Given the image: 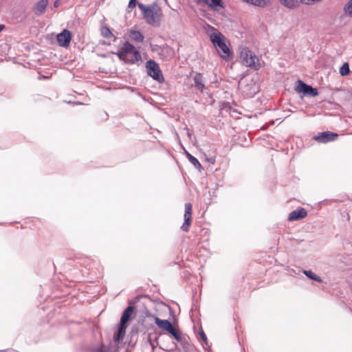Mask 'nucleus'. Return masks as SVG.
<instances>
[{
  "mask_svg": "<svg viewBox=\"0 0 352 352\" xmlns=\"http://www.w3.org/2000/svg\"><path fill=\"white\" fill-rule=\"evenodd\" d=\"M139 325L141 328L149 330H176L173 318L163 319L144 309L139 316Z\"/></svg>",
  "mask_w": 352,
  "mask_h": 352,
  "instance_id": "obj_1",
  "label": "nucleus"
},
{
  "mask_svg": "<svg viewBox=\"0 0 352 352\" xmlns=\"http://www.w3.org/2000/svg\"><path fill=\"white\" fill-rule=\"evenodd\" d=\"M207 33L220 56L226 60L230 59L232 56V52L227 44L226 36L211 25H208Z\"/></svg>",
  "mask_w": 352,
  "mask_h": 352,
  "instance_id": "obj_2",
  "label": "nucleus"
},
{
  "mask_svg": "<svg viewBox=\"0 0 352 352\" xmlns=\"http://www.w3.org/2000/svg\"><path fill=\"white\" fill-rule=\"evenodd\" d=\"M138 7L142 12L144 19L148 24L154 27L160 26L162 12L161 8L156 3L150 6L138 3Z\"/></svg>",
  "mask_w": 352,
  "mask_h": 352,
  "instance_id": "obj_3",
  "label": "nucleus"
},
{
  "mask_svg": "<svg viewBox=\"0 0 352 352\" xmlns=\"http://www.w3.org/2000/svg\"><path fill=\"white\" fill-rule=\"evenodd\" d=\"M116 54L120 60L129 64H135L142 60L140 52L129 41H125Z\"/></svg>",
  "mask_w": 352,
  "mask_h": 352,
  "instance_id": "obj_4",
  "label": "nucleus"
},
{
  "mask_svg": "<svg viewBox=\"0 0 352 352\" xmlns=\"http://www.w3.org/2000/svg\"><path fill=\"white\" fill-rule=\"evenodd\" d=\"M142 313V311L138 312L134 305H129L124 309L121 315L120 322L118 324L117 330H126L136 318L139 324V316ZM138 327H140L139 324Z\"/></svg>",
  "mask_w": 352,
  "mask_h": 352,
  "instance_id": "obj_5",
  "label": "nucleus"
},
{
  "mask_svg": "<svg viewBox=\"0 0 352 352\" xmlns=\"http://www.w3.org/2000/svg\"><path fill=\"white\" fill-rule=\"evenodd\" d=\"M240 58L241 59L243 64L246 67H249L254 69H258L261 67L258 58L248 47H245L241 48Z\"/></svg>",
  "mask_w": 352,
  "mask_h": 352,
  "instance_id": "obj_6",
  "label": "nucleus"
},
{
  "mask_svg": "<svg viewBox=\"0 0 352 352\" xmlns=\"http://www.w3.org/2000/svg\"><path fill=\"white\" fill-rule=\"evenodd\" d=\"M146 72L149 76L154 80L161 82L164 81V77L159 65L153 60H149L146 62Z\"/></svg>",
  "mask_w": 352,
  "mask_h": 352,
  "instance_id": "obj_7",
  "label": "nucleus"
},
{
  "mask_svg": "<svg viewBox=\"0 0 352 352\" xmlns=\"http://www.w3.org/2000/svg\"><path fill=\"white\" fill-rule=\"evenodd\" d=\"M192 204L186 203L185 204V212L184 214V223L181 226V229L184 232H188L191 225L192 220Z\"/></svg>",
  "mask_w": 352,
  "mask_h": 352,
  "instance_id": "obj_8",
  "label": "nucleus"
},
{
  "mask_svg": "<svg viewBox=\"0 0 352 352\" xmlns=\"http://www.w3.org/2000/svg\"><path fill=\"white\" fill-rule=\"evenodd\" d=\"M298 85L296 87V91L309 96H316L318 95L317 89L307 85L301 80L298 81Z\"/></svg>",
  "mask_w": 352,
  "mask_h": 352,
  "instance_id": "obj_9",
  "label": "nucleus"
},
{
  "mask_svg": "<svg viewBox=\"0 0 352 352\" xmlns=\"http://www.w3.org/2000/svg\"><path fill=\"white\" fill-rule=\"evenodd\" d=\"M338 136V135L337 133L327 131L315 135L314 140L319 143L325 144L335 140Z\"/></svg>",
  "mask_w": 352,
  "mask_h": 352,
  "instance_id": "obj_10",
  "label": "nucleus"
},
{
  "mask_svg": "<svg viewBox=\"0 0 352 352\" xmlns=\"http://www.w3.org/2000/svg\"><path fill=\"white\" fill-rule=\"evenodd\" d=\"M71 40L72 33L68 30L65 29L57 35V42L61 47H67L70 44Z\"/></svg>",
  "mask_w": 352,
  "mask_h": 352,
  "instance_id": "obj_11",
  "label": "nucleus"
},
{
  "mask_svg": "<svg viewBox=\"0 0 352 352\" xmlns=\"http://www.w3.org/2000/svg\"><path fill=\"white\" fill-rule=\"evenodd\" d=\"M307 215L306 210L303 208H299L289 214L288 219L289 221H297L305 218Z\"/></svg>",
  "mask_w": 352,
  "mask_h": 352,
  "instance_id": "obj_12",
  "label": "nucleus"
},
{
  "mask_svg": "<svg viewBox=\"0 0 352 352\" xmlns=\"http://www.w3.org/2000/svg\"><path fill=\"white\" fill-rule=\"evenodd\" d=\"M168 336L173 338L181 345L184 346L188 344V339L186 335L182 333V331H167Z\"/></svg>",
  "mask_w": 352,
  "mask_h": 352,
  "instance_id": "obj_13",
  "label": "nucleus"
},
{
  "mask_svg": "<svg viewBox=\"0 0 352 352\" xmlns=\"http://www.w3.org/2000/svg\"><path fill=\"white\" fill-rule=\"evenodd\" d=\"M48 5V0H41L37 2L33 8L34 13L39 16L43 14L46 10V8Z\"/></svg>",
  "mask_w": 352,
  "mask_h": 352,
  "instance_id": "obj_14",
  "label": "nucleus"
},
{
  "mask_svg": "<svg viewBox=\"0 0 352 352\" xmlns=\"http://www.w3.org/2000/svg\"><path fill=\"white\" fill-rule=\"evenodd\" d=\"M193 81L196 90L202 92L205 87L202 74L200 73H196L193 77Z\"/></svg>",
  "mask_w": 352,
  "mask_h": 352,
  "instance_id": "obj_15",
  "label": "nucleus"
},
{
  "mask_svg": "<svg viewBox=\"0 0 352 352\" xmlns=\"http://www.w3.org/2000/svg\"><path fill=\"white\" fill-rule=\"evenodd\" d=\"M129 36L133 41L142 43L144 41L143 34L138 30H131L129 31Z\"/></svg>",
  "mask_w": 352,
  "mask_h": 352,
  "instance_id": "obj_16",
  "label": "nucleus"
},
{
  "mask_svg": "<svg viewBox=\"0 0 352 352\" xmlns=\"http://www.w3.org/2000/svg\"><path fill=\"white\" fill-rule=\"evenodd\" d=\"M250 5L261 8L270 6L272 4L271 0H250Z\"/></svg>",
  "mask_w": 352,
  "mask_h": 352,
  "instance_id": "obj_17",
  "label": "nucleus"
},
{
  "mask_svg": "<svg viewBox=\"0 0 352 352\" xmlns=\"http://www.w3.org/2000/svg\"><path fill=\"white\" fill-rule=\"evenodd\" d=\"M184 153L187 158L188 159L189 162L196 168L198 169L201 168V165L198 161V160L192 156L190 153H189L187 151L184 150Z\"/></svg>",
  "mask_w": 352,
  "mask_h": 352,
  "instance_id": "obj_18",
  "label": "nucleus"
},
{
  "mask_svg": "<svg viewBox=\"0 0 352 352\" xmlns=\"http://www.w3.org/2000/svg\"><path fill=\"white\" fill-rule=\"evenodd\" d=\"M206 4L212 9H215L216 7H220L222 8L225 7L222 0H208V3Z\"/></svg>",
  "mask_w": 352,
  "mask_h": 352,
  "instance_id": "obj_19",
  "label": "nucleus"
},
{
  "mask_svg": "<svg viewBox=\"0 0 352 352\" xmlns=\"http://www.w3.org/2000/svg\"><path fill=\"white\" fill-rule=\"evenodd\" d=\"M343 11L347 16L352 18V0H349L345 4L343 8Z\"/></svg>",
  "mask_w": 352,
  "mask_h": 352,
  "instance_id": "obj_20",
  "label": "nucleus"
},
{
  "mask_svg": "<svg viewBox=\"0 0 352 352\" xmlns=\"http://www.w3.org/2000/svg\"><path fill=\"white\" fill-rule=\"evenodd\" d=\"M304 274L311 280H314L320 283L322 282V279L311 270H305Z\"/></svg>",
  "mask_w": 352,
  "mask_h": 352,
  "instance_id": "obj_21",
  "label": "nucleus"
},
{
  "mask_svg": "<svg viewBox=\"0 0 352 352\" xmlns=\"http://www.w3.org/2000/svg\"><path fill=\"white\" fill-rule=\"evenodd\" d=\"M92 352H110V349L109 346L102 344L100 346L94 347L92 349Z\"/></svg>",
  "mask_w": 352,
  "mask_h": 352,
  "instance_id": "obj_22",
  "label": "nucleus"
},
{
  "mask_svg": "<svg viewBox=\"0 0 352 352\" xmlns=\"http://www.w3.org/2000/svg\"><path fill=\"white\" fill-rule=\"evenodd\" d=\"M350 69L349 66L347 63H344L342 67L340 68V74L341 76H344L349 74Z\"/></svg>",
  "mask_w": 352,
  "mask_h": 352,
  "instance_id": "obj_23",
  "label": "nucleus"
},
{
  "mask_svg": "<svg viewBox=\"0 0 352 352\" xmlns=\"http://www.w3.org/2000/svg\"><path fill=\"white\" fill-rule=\"evenodd\" d=\"M102 34L105 38H109L111 36H113L111 32L110 31V30L108 28H104L102 30Z\"/></svg>",
  "mask_w": 352,
  "mask_h": 352,
  "instance_id": "obj_24",
  "label": "nucleus"
},
{
  "mask_svg": "<svg viewBox=\"0 0 352 352\" xmlns=\"http://www.w3.org/2000/svg\"><path fill=\"white\" fill-rule=\"evenodd\" d=\"M199 333L201 340L204 342L205 345H204V347L206 348V346H209L208 344L207 336L205 334V332L204 331H199Z\"/></svg>",
  "mask_w": 352,
  "mask_h": 352,
  "instance_id": "obj_25",
  "label": "nucleus"
},
{
  "mask_svg": "<svg viewBox=\"0 0 352 352\" xmlns=\"http://www.w3.org/2000/svg\"><path fill=\"white\" fill-rule=\"evenodd\" d=\"M126 331H117V333L114 336V340L118 342L120 338H122L125 336Z\"/></svg>",
  "mask_w": 352,
  "mask_h": 352,
  "instance_id": "obj_26",
  "label": "nucleus"
},
{
  "mask_svg": "<svg viewBox=\"0 0 352 352\" xmlns=\"http://www.w3.org/2000/svg\"><path fill=\"white\" fill-rule=\"evenodd\" d=\"M322 0H300V2L305 5H311L316 2H320Z\"/></svg>",
  "mask_w": 352,
  "mask_h": 352,
  "instance_id": "obj_27",
  "label": "nucleus"
},
{
  "mask_svg": "<svg viewBox=\"0 0 352 352\" xmlns=\"http://www.w3.org/2000/svg\"><path fill=\"white\" fill-rule=\"evenodd\" d=\"M137 4V0H130L129 3V8H134Z\"/></svg>",
  "mask_w": 352,
  "mask_h": 352,
  "instance_id": "obj_28",
  "label": "nucleus"
},
{
  "mask_svg": "<svg viewBox=\"0 0 352 352\" xmlns=\"http://www.w3.org/2000/svg\"><path fill=\"white\" fill-rule=\"evenodd\" d=\"M206 160L208 162H209V163H210V164H214V162H215V158H214V157H210V158L206 157Z\"/></svg>",
  "mask_w": 352,
  "mask_h": 352,
  "instance_id": "obj_29",
  "label": "nucleus"
},
{
  "mask_svg": "<svg viewBox=\"0 0 352 352\" xmlns=\"http://www.w3.org/2000/svg\"><path fill=\"white\" fill-rule=\"evenodd\" d=\"M197 3H208V0H197Z\"/></svg>",
  "mask_w": 352,
  "mask_h": 352,
  "instance_id": "obj_30",
  "label": "nucleus"
},
{
  "mask_svg": "<svg viewBox=\"0 0 352 352\" xmlns=\"http://www.w3.org/2000/svg\"><path fill=\"white\" fill-rule=\"evenodd\" d=\"M60 5V1L58 0H56L54 3V6L55 8H58Z\"/></svg>",
  "mask_w": 352,
  "mask_h": 352,
  "instance_id": "obj_31",
  "label": "nucleus"
},
{
  "mask_svg": "<svg viewBox=\"0 0 352 352\" xmlns=\"http://www.w3.org/2000/svg\"><path fill=\"white\" fill-rule=\"evenodd\" d=\"M4 26L3 25H0V32L3 29Z\"/></svg>",
  "mask_w": 352,
  "mask_h": 352,
  "instance_id": "obj_32",
  "label": "nucleus"
},
{
  "mask_svg": "<svg viewBox=\"0 0 352 352\" xmlns=\"http://www.w3.org/2000/svg\"><path fill=\"white\" fill-rule=\"evenodd\" d=\"M190 135H191V133H190V132L188 131V137H189V138L190 137Z\"/></svg>",
  "mask_w": 352,
  "mask_h": 352,
  "instance_id": "obj_33",
  "label": "nucleus"
}]
</instances>
